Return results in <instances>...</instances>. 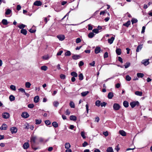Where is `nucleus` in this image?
Instances as JSON below:
<instances>
[{
	"label": "nucleus",
	"mask_w": 152,
	"mask_h": 152,
	"mask_svg": "<svg viewBox=\"0 0 152 152\" xmlns=\"http://www.w3.org/2000/svg\"><path fill=\"white\" fill-rule=\"evenodd\" d=\"M41 69L42 70L45 71L47 69V67L46 66H43L41 67Z\"/></svg>",
	"instance_id": "obj_43"
},
{
	"label": "nucleus",
	"mask_w": 152,
	"mask_h": 152,
	"mask_svg": "<svg viewBox=\"0 0 152 152\" xmlns=\"http://www.w3.org/2000/svg\"><path fill=\"white\" fill-rule=\"evenodd\" d=\"M21 116L24 118H27L29 116V115L27 112H24L22 113Z\"/></svg>",
	"instance_id": "obj_3"
},
{
	"label": "nucleus",
	"mask_w": 152,
	"mask_h": 152,
	"mask_svg": "<svg viewBox=\"0 0 152 152\" xmlns=\"http://www.w3.org/2000/svg\"><path fill=\"white\" fill-rule=\"evenodd\" d=\"M94 35V34L93 32H91L88 35V37L89 38H93Z\"/></svg>",
	"instance_id": "obj_26"
},
{
	"label": "nucleus",
	"mask_w": 152,
	"mask_h": 152,
	"mask_svg": "<svg viewBox=\"0 0 152 152\" xmlns=\"http://www.w3.org/2000/svg\"><path fill=\"white\" fill-rule=\"evenodd\" d=\"M37 139V137L35 136H33L31 138V143H35L36 140Z\"/></svg>",
	"instance_id": "obj_6"
},
{
	"label": "nucleus",
	"mask_w": 152,
	"mask_h": 152,
	"mask_svg": "<svg viewBox=\"0 0 152 152\" xmlns=\"http://www.w3.org/2000/svg\"><path fill=\"white\" fill-rule=\"evenodd\" d=\"M60 77L62 79H64L66 77V76L62 74H61L60 75Z\"/></svg>",
	"instance_id": "obj_51"
},
{
	"label": "nucleus",
	"mask_w": 152,
	"mask_h": 152,
	"mask_svg": "<svg viewBox=\"0 0 152 152\" xmlns=\"http://www.w3.org/2000/svg\"><path fill=\"white\" fill-rule=\"evenodd\" d=\"M69 105L71 108H74L75 107V104L72 101L70 102Z\"/></svg>",
	"instance_id": "obj_38"
},
{
	"label": "nucleus",
	"mask_w": 152,
	"mask_h": 152,
	"mask_svg": "<svg viewBox=\"0 0 152 152\" xmlns=\"http://www.w3.org/2000/svg\"><path fill=\"white\" fill-rule=\"evenodd\" d=\"M115 39L114 37H112L110 39H108V42L110 44L113 43L114 40Z\"/></svg>",
	"instance_id": "obj_13"
},
{
	"label": "nucleus",
	"mask_w": 152,
	"mask_h": 152,
	"mask_svg": "<svg viewBox=\"0 0 152 152\" xmlns=\"http://www.w3.org/2000/svg\"><path fill=\"white\" fill-rule=\"evenodd\" d=\"M131 21L132 24H133L134 23H137L138 22V20L135 18H132L131 20Z\"/></svg>",
	"instance_id": "obj_44"
},
{
	"label": "nucleus",
	"mask_w": 152,
	"mask_h": 152,
	"mask_svg": "<svg viewBox=\"0 0 152 152\" xmlns=\"http://www.w3.org/2000/svg\"><path fill=\"white\" fill-rule=\"evenodd\" d=\"M70 74L73 77H77L78 76L77 73L75 72H71Z\"/></svg>",
	"instance_id": "obj_24"
},
{
	"label": "nucleus",
	"mask_w": 152,
	"mask_h": 152,
	"mask_svg": "<svg viewBox=\"0 0 152 152\" xmlns=\"http://www.w3.org/2000/svg\"><path fill=\"white\" fill-rule=\"evenodd\" d=\"M107 104V103L106 102H103L102 103H101L100 105L102 107H105Z\"/></svg>",
	"instance_id": "obj_50"
},
{
	"label": "nucleus",
	"mask_w": 152,
	"mask_h": 152,
	"mask_svg": "<svg viewBox=\"0 0 152 152\" xmlns=\"http://www.w3.org/2000/svg\"><path fill=\"white\" fill-rule=\"evenodd\" d=\"M42 4V3L39 1H35L34 3V5L37 6H40Z\"/></svg>",
	"instance_id": "obj_9"
},
{
	"label": "nucleus",
	"mask_w": 152,
	"mask_h": 152,
	"mask_svg": "<svg viewBox=\"0 0 152 152\" xmlns=\"http://www.w3.org/2000/svg\"><path fill=\"white\" fill-rule=\"evenodd\" d=\"M53 104L54 106L55 107H57L58 106L59 103L57 101H55L53 103Z\"/></svg>",
	"instance_id": "obj_34"
},
{
	"label": "nucleus",
	"mask_w": 152,
	"mask_h": 152,
	"mask_svg": "<svg viewBox=\"0 0 152 152\" xmlns=\"http://www.w3.org/2000/svg\"><path fill=\"white\" fill-rule=\"evenodd\" d=\"M121 107L120 105L116 103H114L113 106V110L115 111L119 110Z\"/></svg>",
	"instance_id": "obj_2"
},
{
	"label": "nucleus",
	"mask_w": 152,
	"mask_h": 152,
	"mask_svg": "<svg viewBox=\"0 0 152 152\" xmlns=\"http://www.w3.org/2000/svg\"><path fill=\"white\" fill-rule=\"evenodd\" d=\"M149 59L143 60L142 61L141 63L143 64L144 65L146 66L148 65L149 64Z\"/></svg>",
	"instance_id": "obj_5"
},
{
	"label": "nucleus",
	"mask_w": 152,
	"mask_h": 152,
	"mask_svg": "<svg viewBox=\"0 0 152 152\" xmlns=\"http://www.w3.org/2000/svg\"><path fill=\"white\" fill-rule=\"evenodd\" d=\"M107 152H114L113 149L111 147H110L107 148Z\"/></svg>",
	"instance_id": "obj_37"
},
{
	"label": "nucleus",
	"mask_w": 152,
	"mask_h": 152,
	"mask_svg": "<svg viewBox=\"0 0 152 152\" xmlns=\"http://www.w3.org/2000/svg\"><path fill=\"white\" fill-rule=\"evenodd\" d=\"M10 130L12 134L16 133L17 132V129L16 127H13L11 128Z\"/></svg>",
	"instance_id": "obj_4"
},
{
	"label": "nucleus",
	"mask_w": 152,
	"mask_h": 152,
	"mask_svg": "<svg viewBox=\"0 0 152 152\" xmlns=\"http://www.w3.org/2000/svg\"><path fill=\"white\" fill-rule=\"evenodd\" d=\"M29 31L31 33H34L36 31V30L31 28L29 29Z\"/></svg>",
	"instance_id": "obj_63"
},
{
	"label": "nucleus",
	"mask_w": 152,
	"mask_h": 152,
	"mask_svg": "<svg viewBox=\"0 0 152 152\" xmlns=\"http://www.w3.org/2000/svg\"><path fill=\"white\" fill-rule=\"evenodd\" d=\"M119 132L120 134L123 136H125L126 135V132L123 130L119 131Z\"/></svg>",
	"instance_id": "obj_18"
},
{
	"label": "nucleus",
	"mask_w": 152,
	"mask_h": 152,
	"mask_svg": "<svg viewBox=\"0 0 152 152\" xmlns=\"http://www.w3.org/2000/svg\"><path fill=\"white\" fill-rule=\"evenodd\" d=\"M63 51L62 50H60L58 52L57 54V56H60L61 55V54L63 53Z\"/></svg>",
	"instance_id": "obj_61"
},
{
	"label": "nucleus",
	"mask_w": 152,
	"mask_h": 152,
	"mask_svg": "<svg viewBox=\"0 0 152 152\" xmlns=\"http://www.w3.org/2000/svg\"><path fill=\"white\" fill-rule=\"evenodd\" d=\"M12 12V11L10 9H8L6 10V11L5 13V15H9Z\"/></svg>",
	"instance_id": "obj_25"
},
{
	"label": "nucleus",
	"mask_w": 152,
	"mask_h": 152,
	"mask_svg": "<svg viewBox=\"0 0 152 152\" xmlns=\"http://www.w3.org/2000/svg\"><path fill=\"white\" fill-rule=\"evenodd\" d=\"M89 93L88 91H86L82 92L81 93V95L83 96H85L87 95Z\"/></svg>",
	"instance_id": "obj_32"
},
{
	"label": "nucleus",
	"mask_w": 152,
	"mask_h": 152,
	"mask_svg": "<svg viewBox=\"0 0 152 152\" xmlns=\"http://www.w3.org/2000/svg\"><path fill=\"white\" fill-rule=\"evenodd\" d=\"M121 85L119 83H118L115 85V87L118 88L120 87Z\"/></svg>",
	"instance_id": "obj_64"
},
{
	"label": "nucleus",
	"mask_w": 152,
	"mask_h": 152,
	"mask_svg": "<svg viewBox=\"0 0 152 152\" xmlns=\"http://www.w3.org/2000/svg\"><path fill=\"white\" fill-rule=\"evenodd\" d=\"M142 45H140L138 46L136 50V52H138L142 49Z\"/></svg>",
	"instance_id": "obj_14"
},
{
	"label": "nucleus",
	"mask_w": 152,
	"mask_h": 152,
	"mask_svg": "<svg viewBox=\"0 0 152 152\" xmlns=\"http://www.w3.org/2000/svg\"><path fill=\"white\" fill-rule=\"evenodd\" d=\"M123 105L125 107H127L129 106V102L126 101H124L123 103Z\"/></svg>",
	"instance_id": "obj_16"
},
{
	"label": "nucleus",
	"mask_w": 152,
	"mask_h": 152,
	"mask_svg": "<svg viewBox=\"0 0 152 152\" xmlns=\"http://www.w3.org/2000/svg\"><path fill=\"white\" fill-rule=\"evenodd\" d=\"M115 51L116 54L118 55H120L121 53V50L120 48L116 49Z\"/></svg>",
	"instance_id": "obj_17"
},
{
	"label": "nucleus",
	"mask_w": 152,
	"mask_h": 152,
	"mask_svg": "<svg viewBox=\"0 0 152 152\" xmlns=\"http://www.w3.org/2000/svg\"><path fill=\"white\" fill-rule=\"evenodd\" d=\"M108 57V53L107 52H105L104 55V58Z\"/></svg>",
	"instance_id": "obj_55"
},
{
	"label": "nucleus",
	"mask_w": 152,
	"mask_h": 152,
	"mask_svg": "<svg viewBox=\"0 0 152 152\" xmlns=\"http://www.w3.org/2000/svg\"><path fill=\"white\" fill-rule=\"evenodd\" d=\"M101 50V48L99 47H97L95 49V53L96 54L99 53Z\"/></svg>",
	"instance_id": "obj_11"
},
{
	"label": "nucleus",
	"mask_w": 152,
	"mask_h": 152,
	"mask_svg": "<svg viewBox=\"0 0 152 152\" xmlns=\"http://www.w3.org/2000/svg\"><path fill=\"white\" fill-rule=\"evenodd\" d=\"M10 88L13 91H15L16 90V87L13 85H11L10 86Z\"/></svg>",
	"instance_id": "obj_45"
},
{
	"label": "nucleus",
	"mask_w": 152,
	"mask_h": 152,
	"mask_svg": "<svg viewBox=\"0 0 152 152\" xmlns=\"http://www.w3.org/2000/svg\"><path fill=\"white\" fill-rule=\"evenodd\" d=\"M81 41V40L80 38H78L76 39V42L77 43H79Z\"/></svg>",
	"instance_id": "obj_53"
},
{
	"label": "nucleus",
	"mask_w": 152,
	"mask_h": 152,
	"mask_svg": "<svg viewBox=\"0 0 152 152\" xmlns=\"http://www.w3.org/2000/svg\"><path fill=\"white\" fill-rule=\"evenodd\" d=\"M114 96L112 92H109L108 94L107 97L109 99H111Z\"/></svg>",
	"instance_id": "obj_12"
},
{
	"label": "nucleus",
	"mask_w": 152,
	"mask_h": 152,
	"mask_svg": "<svg viewBox=\"0 0 152 152\" xmlns=\"http://www.w3.org/2000/svg\"><path fill=\"white\" fill-rule=\"evenodd\" d=\"M31 85V83L29 82H26L25 83V86L27 88H30Z\"/></svg>",
	"instance_id": "obj_31"
},
{
	"label": "nucleus",
	"mask_w": 152,
	"mask_h": 152,
	"mask_svg": "<svg viewBox=\"0 0 152 152\" xmlns=\"http://www.w3.org/2000/svg\"><path fill=\"white\" fill-rule=\"evenodd\" d=\"M118 60L122 63H123V59L120 56L118 57Z\"/></svg>",
	"instance_id": "obj_58"
},
{
	"label": "nucleus",
	"mask_w": 152,
	"mask_h": 152,
	"mask_svg": "<svg viewBox=\"0 0 152 152\" xmlns=\"http://www.w3.org/2000/svg\"><path fill=\"white\" fill-rule=\"evenodd\" d=\"M28 107L29 108H32L34 107V105L33 104H30L28 105Z\"/></svg>",
	"instance_id": "obj_49"
},
{
	"label": "nucleus",
	"mask_w": 152,
	"mask_h": 152,
	"mask_svg": "<svg viewBox=\"0 0 152 152\" xmlns=\"http://www.w3.org/2000/svg\"><path fill=\"white\" fill-rule=\"evenodd\" d=\"M100 104L101 101L99 100H97L95 102V104L98 107H99L100 105Z\"/></svg>",
	"instance_id": "obj_42"
},
{
	"label": "nucleus",
	"mask_w": 152,
	"mask_h": 152,
	"mask_svg": "<svg viewBox=\"0 0 152 152\" xmlns=\"http://www.w3.org/2000/svg\"><path fill=\"white\" fill-rule=\"evenodd\" d=\"M145 26H143L142 27V29L141 31V33L142 34L144 33L145 31Z\"/></svg>",
	"instance_id": "obj_60"
},
{
	"label": "nucleus",
	"mask_w": 152,
	"mask_h": 152,
	"mask_svg": "<svg viewBox=\"0 0 152 152\" xmlns=\"http://www.w3.org/2000/svg\"><path fill=\"white\" fill-rule=\"evenodd\" d=\"M137 76L138 77L142 78L144 76V75L142 73H138L137 74Z\"/></svg>",
	"instance_id": "obj_33"
},
{
	"label": "nucleus",
	"mask_w": 152,
	"mask_h": 152,
	"mask_svg": "<svg viewBox=\"0 0 152 152\" xmlns=\"http://www.w3.org/2000/svg\"><path fill=\"white\" fill-rule=\"evenodd\" d=\"M57 37L58 39L61 41H62L65 39V37L64 35H58L57 36Z\"/></svg>",
	"instance_id": "obj_10"
},
{
	"label": "nucleus",
	"mask_w": 152,
	"mask_h": 152,
	"mask_svg": "<svg viewBox=\"0 0 152 152\" xmlns=\"http://www.w3.org/2000/svg\"><path fill=\"white\" fill-rule=\"evenodd\" d=\"M88 145V143L87 142L85 141L82 144V146L83 147L86 146Z\"/></svg>",
	"instance_id": "obj_57"
},
{
	"label": "nucleus",
	"mask_w": 152,
	"mask_h": 152,
	"mask_svg": "<svg viewBox=\"0 0 152 152\" xmlns=\"http://www.w3.org/2000/svg\"><path fill=\"white\" fill-rule=\"evenodd\" d=\"M29 145L28 142L25 143L23 146V148L24 149H27L29 148Z\"/></svg>",
	"instance_id": "obj_8"
},
{
	"label": "nucleus",
	"mask_w": 152,
	"mask_h": 152,
	"mask_svg": "<svg viewBox=\"0 0 152 152\" xmlns=\"http://www.w3.org/2000/svg\"><path fill=\"white\" fill-rule=\"evenodd\" d=\"M7 126L5 124H3L2 125L1 127H0V129L1 130H6L7 128Z\"/></svg>",
	"instance_id": "obj_21"
},
{
	"label": "nucleus",
	"mask_w": 152,
	"mask_h": 152,
	"mask_svg": "<svg viewBox=\"0 0 152 152\" xmlns=\"http://www.w3.org/2000/svg\"><path fill=\"white\" fill-rule=\"evenodd\" d=\"M84 63L83 61H80L78 64L79 66V67H80L83 66L84 65Z\"/></svg>",
	"instance_id": "obj_56"
},
{
	"label": "nucleus",
	"mask_w": 152,
	"mask_h": 152,
	"mask_svg": "<svg viewBox=\"0 0 152 152\" xmlns=\"http://www.w3.org/2000/svg\"><path fill=\"white\" fill-rule=\"evenodd\" d=\"M130 105L132 108H134L136 106H138L139 105V102L138 101H133L130 103Z\"/></svg>",
	"instance_id": "obj_1"
},
{
	"label": "nucleus",
	"mask_w": 152,
	"mask_h": 152,
	"mask_svg": "<svg viewBox=\"0 0 152 152\" xmlns=\"http://www.w3.org/2000/svg\"><path fill=\"white\" fill-rule=\"evenodd\" d=\"M20 29H23L25 27V25L23 24H21L18 26Z\"/></svg>",
	"instance_id": "obj_48"
},
{
	"label": "nucleus",
	"mask_w": 152,
	"mask_h": 152,
	"mask_svg": "<svg viewBox=\"0 0 152 152\" xmlns=\"http://www.w3.org/2000/svg\"><path fill=\"white\" fill-rule=\"evenodd\" d=\"M2 23L4 25H7L8 23L7 20L5 19L2 20Z\"/></svg>",
	"instance_id": "obj_36"
},
{
	"label": "nucleus",
	"mask_w": 152,
	"mask_h": 152,
	"mask_svg": "<svg viewBox=\"0 0 152 152\" xmlns=\"http://www.w3.org/2000/svg\"><path fill=\"white\" fill-rule=\"evenodd\" d=\"M39 97L38 96H36L34 97V102L35 103H37L39 101Z\"/></svg>",
	"instance_id": "obj_20"
},
{
	"label": "nucleus",
	"mask_w": 152,
	"mask_h": 152,
	"mask_svg": "<svg viewBox=\"0 0 152 152\" xmlns=\"http://www.w3.org/2000/svg\"><path fill=\"white\" fill-rule=\"evenodd\" d=\"M69 118L70 120L74 121H76L77 120V117L73 115L70 116Z\"/></svg>",
	"instance_id": "obj_19"
},
{
	"label": "nucleus",
	"mask_w": 152,
	"mask_h": 152,
	"mask_svg": "<svg viewBox=\"0 0 152 152\" xmlns=\"http://www.w3.org/2000/svg\"><path fill=\"white\" fill-rule=\"evenodd\" d=\"M10 116L9 114L7 113H5L2 114V117L3 118L7 119L9 118Z\"/></svg>",
	"instance_id": "obj_7"
},
{
	"label": "nucleus",
	"mask_w": 152,
	"mask_h": 152,
	"mask_svg": "<svg viewBox=\"0 0 152 152\" xmlns=\"http://www.w3.org/2000/svg\"><path fill=\"white\" fill-rule=\"evenodd\" d=\"M52 125L53 126L55 127V128H56L58 126V124L57 122L56 121H54L52 123Z\"/></svg>",
	"instance_id": "obj_28"
},
{
	"label": "nucleus",
	"mask_w": 152,
	"mask_h": 152,
	"mask_svg": "<svg viewBox=\"0 0 152 152\" xmlns=\"http://www.w3.org/2000/svg\"><path fill=\"white\" fill-rule=\"evenodd\" d=\"M65 148L68 149L70 148L71 145L69 143L66 142L65 144Z\"/></svg>",
	"instance_id": "obj_35"
},
{
	"label": "nucleus",
	"mask_w": 152,
	"mask_h": 152,
	"mask_svg": "<svg viewBox=\"0 0 152 152\" xmlns=\"http://www.w3.org/2000/svg\"><path fill=\"white\" fill-rule=\"evenodd\" d=\"M35 124H39L41 123L42 122V120L41 119H36L35 120Z\"/></svg>",
	"instance_id": "obj_39"
},
{
	"label": "nucleus",
	"mask_w": 152,
	"mask_h": 152,
	"mask_svg": "<svg viewBox=\"0 0 152 152\" xmlns=\"http://www.w3.org/2000/svg\"><path fill=\"white\" fill-rule=\"evenodd\" d=\"M80 57V56L79 55H74L72 56V58L74 60H77L79 59Z\"/></svg>",
	"instance_id": "obj_15"
},
{
	"label": "nucleus",
	"mask_w": 152,
	"mask_h": 152,
	"mask_svg": "<svg viewBox=\"0 0 152 152\" xmlns=\"http://www.w3.org/2000/svg\"><path fill=\"white\" fill-rule=\"evenodd\" d=\"M92 31L93 33H94L96 34H97L99 32L98 29L97 28L94 29L92 30Z\"/></svg>",
	"instance_id": "obj_47"
},
{
	"label": "nucleus",
	"mask_w": 152,
	"mask_h": 152,
	"mask_svg": "<svg viewBox=\"0 0 152 152\" xmlns=\"http://www.w3.org/2000/svg\"><path fill=\"white\" fill-rule=\"evenodd\" d=\"M18 90L22 92H23L24 93H25V90L23 88H20L18 89Z\"/></svg>",
	"instance_id": "obj_62"
},
{
	"label": "nucleus",
	"mask_w": 152,
	"mask_h": 152,
	"mask_svg": "<svg viewBox=\"0 0 152 152\" xmlns=\"http://www.w3.org/2000/svg\"><path fill=\"white\" fill-rule=\"evenodd\" d=\"M131 78L129 75H127L126 77V79L127 81H130L131 80Z\"/></svg>",
	"instance_id": "obj_46"
},
{
	"label": "nucleus",
	"mask_w": 152,
	"mask_h": 152,
	"mask_svg": "<svg viewBox=\"0 0 152 152\" xmlns=\"http://www.w3.org/2000/svg\"><path fill=\"white\" fill-rule=\"evenodd\" d=\"M88 30H90L92 29L93 28V27L92 26L91 24H89L88 25Z\"/></svg>",
	"instance_id": "obj_54"
},
{
	"label": "nucleus",
	"mask_w": 152,
	"mask_h": 152,
	"mask_svg": "<svg viewBox=\"0 0 152 152\" xmlns=\"http://www.w3.org/2000/svg\"><path fill=\"white\" fill-rule=\"evenodd\" d=\"M79 79L80 80H82L83 79V76L82 73H80L78 75Z\"/></svg>",
	"instance_id": "obj_29"
},
{
	"label": "nucleus",
	"mask_w": 152,
	"mask_h": 152,
	"mask_svg": "<svg viewBox=\"0 0 152 152\" xmlns=\"http://www.w3.org/2000/svg\"><path fill=\"white\" fill-rule=\"evenodd\" d=\"M65 113L66 115H69L70 113V112L69 109H67Z\"/></svg>",
	"instance_id": "obj_59"
},
{
	"label": "nucleus",
	"mask_w": 152,
	"mask_h": 152,
	"mask_svg": "<svg viewBox=\"0 0 152 152\" xmlns=\"http://www.w3.org/2000/svg\"><path fill=\"white\" fill-rule=\"evenodd\" d=\"M9 99L11 102L14 101L15 99V97L13 95H11L9 96Z\"/></svg>",
	"instance_id": "obj_30"
},
{
	"label": "nucleus",
	"mask_w": 152,
	"mask_h": 152,
	"mask_svg": "<svg viewBox=\"0 0 152 152\" xmlns=\"http://www.w3.org/2000/svg\"><path fill=\"white\" fill-rule=\"evenodd\" d=\"M20 32L23 34L26 35L27 34V31L25 29H22L20 31Z\"/></svg>",
	"instance_id": "obj_27"
},
{
	"label": "nucleus",
	"mask_w": 152,
	"mask_h": 152,
	"mask_svg": "<svg viewBox=\"0 0 152 152\" xmlns=\"http://www.w3.org/2000/svg\"><path fill=\"white\" fill-rule=\"evenodd\" d=\"M131 22L130 20H128L127 22L123 24L124 26H125L127 27H128L130 25Z\"/></svg>",
	"instance_id": "obj_23"
},
{
	"label": "nucleus",
	"mask_w": 152,
	"mask_h": 152,
	"mask_svg": "<svg viewBox=\"0 0 152 152\" xmlns=\"http://www.w3.org/2000/svg\"><path fill=\"white\" fill-rule=\"evenodd\" d=\"M71 55V53L69 50H67L65 53V55L66 56H69Z\"/></svg>",
	"instance_id": "obj_40"
},
{
	"label": "nucleus",
	"mask_w": 152,
	"mask_h": 152,
	"mask_svg": "<svg viewBox=\"0 0 152 152\" xmlns=\"http://www.w3.org/2000/svg\"><path fill=\"white\" fill-rule=\"evenodd\" d=\"M81 135L83 139L86 138V137L85 136V133L84 132H81Z\"/></svg>",
	"instance_id": "obj_52"
},
{
	"label": "nucleus",
	"mask_w": 152,
	"mask_h": 152,
	"mask_svg": "<svg viewBox=\"0 0 152 152\" xmlns=\"http://www.w3.org/2000/svg\"><path fill=\"white\" fill-rule=\"evenodd\" d=\"M130 65V63L129 62H127L125 64L124 66L125 68H127L129 67Z\"/></svg>",
	"instance_id": "obj_41"
},
{
	"label": "nucleus",
	"mask_w": 152,
	"mask_h": 152,
	"mask_svg": "<svg viewBox=\"0 0 152 152\" xmlns=\"http://www.w3.org/2000/svg\"><path fill=\"white\" fill-rule=\"evenodd\" d=\"M135 94L137 96H141L142 94V93L141 91H136L135 92Z\"/></svg>",
	"instance_id": "obj_22"
}]
</instances>
